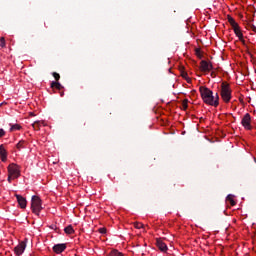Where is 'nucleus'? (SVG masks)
<instances>
[{"label":"nucleus","mask_w":256,"mask_h":256,"mask_svg":"<svg viewBox=\"0 0 256 256\" xmlns=\"http://www.w3.org/2000/svg\"><path fill=\"white\" fill-rule=\"evenodd\" d=\"M199 91H200L202 100L206 105H211V107H219V94L218 93L213 95V91H211V89L207 88V86H200Z\"/></svg>","instance_id":"1"},{"label":"nucleus","mask_w":256,"mask_h":256,"mask_svg":"<svg viewBox=\"0 0 256 256\" xmlns=\"http://www.w3.org/2000/svg\"><path fill=\"white\" fill-rule=\"evenodd\" d=\"M220 95L225 103L231 101V88L229 87V84L225 82L222 83Z\"/></svg>","instance_id":"2"},{"label":"nucleus","mask_w":256,"mask_h":256,"mask_svg":"<svg viewBox=\"0 0 256 256\" xmlns=\"http://www.w3.org/2000/svg\"><path fill=\"white\" fill-rule=\"evenodd\" d=\"M31 209L35 215H39L43 210V206L41 204V198L39 196H32L31 200Z\"/></svg>","instance_id":"3"},{"label":"nucleus","mask_w":256,"mask_h":256,"mask_svg":"<svg viewBox=\"0 0 256 256\" xmlns=\"http://www.w3.org/2000/svg\"><path fill=\"white\" fill-rule=\"evenodd\" d=\"M8 174H10L13 179H17L21 175V171L19 170V165L12 163L8 166Z\"/></svg>","instance_id":"4"},{"label":"nucleus","mask_w":256,"mask_h":256,"mask_svg":"<svg viewBox=\"0 0 256 256\" xmlns=\"http://www.w3.org/2000/svg\"><path fill=\"white\" fill-rule=\"evenodd\" d=\"M241 123L244 126V128H246L248 131H251V129H252V127H251V114L246 113L244 115V117L242 118Z\"/></svg>","instance_id":"5"},{"label":"nucleus","mask_w":256,"mask_h":256,"mask_svg":"<svg viewBox=\"0 0 256 256\" xmlns=\"http://www.w3.org/2000/svg\"><path fill=\"white\" fill-rule=\"evenodd\" d=\"M200 70L204 73L209 72L213 70V64H211V62H208L207 60H202L200 62Z\"/></svg>","instance_id":"6"},{"label":"nucleus","mask_w":256,"mask_h":256,"mask_svg":"<svg viewBox=\"0 0 256 256\" xmlns=\"http://www.w3.org/2000/svg\"><path fill=\"white\" fill-rule=\"evenodd\" d=\"M26 247H27V244L25 243V241L20 242V243L14 248L15 254L18 255V256L23 255V253L25 252Z\"/></svg>","instance_id":"7"},{"label":"nucleus","mask_w":256,"mask_h":256,"mask_svg":"<svg viewBox=\"0 0 256 256\" xmlns=\"http://www.w3.org/2000/svg\"><path fill=\"white\" fill-rule=\"evenodd\" d=\"M15 197H16V199L18 201V204L21 207V209H25L27 207V199H25V197H23L19 194H16Z\"/></svg>","instance_id":"8"},{"label":"nucleus","mask_w":256,"mask_h":256,"mask_svg":"<svg viewBox=\"0 0 256 256\" xmlns=\"http://www.w3.org/2000/svg\"><path fill=\"white\" fill-rule=\"evenodd\" d=\"M67 249V244H56L53 246L54 253H57L58 255L60 253H63Z\"/></svg>","instance_id":"9"},{"label":"nucleus","mask_w":256,"mask_h":256,"mask_svg":"<svg viewBox=\"0 0 256 256\" xmlns=\"http://www.w3.org/2000/svg\"><path fill=\"white\" fill-rule=\"evenodd\" d=\"M232 29L239 41H243V32H241V27H239V24L234 26Z\"/></svg>","instance_id":"10"},{"label":"nucleus","mask_w":256,"mask_h":256,"mask_svg":"<svg viewBox=\"0 0 256 256\" xmlns=\"http://www.w3.org/2000/svg\"><path fill=\"white\" fill-rule=\"evenodd\" d=\"M156 245H157L158 249H160V251H162L163 253H167V249H168L167 244H165L161 240H157Z\"/></svg>","instance_id":"11"},{"label":"nucleus","mask_w":256,"mask_h":256,"mask_svg":"<svg viewBox=\"0 0 256 256\" xmlns=\"http://www.w3.org/2000/svg\"><path fill=\"white\" fill-rule=\"evenodd\" d=\"M0 157L1 161H7V150H5V146H3V144L0 145Z\"/></svg>","instance_id":"12"},{"label":"nucleus","mask_w":256,"mask_h":256,"mask_svg":"<svg viewBox=\"0 0 256 256\" xmlns=\"http://www.w3.org/2000/svg\"><path fill=\"white\" fill-rule=\"evenodd\" d=\"M64 233H66V235H73L75 230L73 229L72 225H68L66 228H64Z\"/></svg>","instance_id":"13"},{"label":"nucleus","mask_w":256,"mask_h":256,"mask_svg":"<svg viewBox=\"0 0 256 256\" xmlns=\"http://www.w3.org/2000/svg\"><path fill=\"white\" fill-rule=\"evenodd\" d=\"M25 145H27V142H25V140H21L16 144V148L18 151H21V149H25Z\"/></svg>","instance_id":"14"},{"label":"nucleus","mask_w":256,"mask_h":256,"mask_svg":"<svg viewBox=\"0 0 256 256\" xmlns=\"http://www.w3.org/2000/svg\"><path fill=\"white\" fill-rule=\"evenodd\" d=\"M233 195L232 194H229L227 197H226V201H229L230 205L232 207H235V205H237V202H235V200L233 199Z\"/></svg>","instance_id":"15"},{"label":"nucleus","mask_w":256,"mask_h":256,"mask_svg":"<svg viewBox=\"0 0 256 256\" xmlns=\"http://www.w3.org/2000/svg\"><path fill=\"white\" fill-rule=\"evenodd\" d=\"M51 87L52 89H58V91H61V89H63V86L59 82H52Z\"/></svg>","instance_id":"16"},{"label":"nucleus","mask_w":256,"mask_h":256,"mask_svg":"<svg viewBox=\"0 0 256 256\" xmlns=\"http://www.w3.org/2000/svg\"><path fill=\"white\" fill-rule=\"evenodd\" d=\"M21 129V125L19 124H10V132L13 133V131H19Z\"/></svg>","instance_id":"17"},{"label":"nucleus","mask_w":256,"mask_h":256,"mask_svg":"<svg viewBox=\"0 0 256 256\" xmlns=\"http://www.w3.org/2000/svg\"><path fill=\"white\" fill-rule=\"evenodd\" d=\"M227 19H228V23H230L232 28L237 27V25H239L238 23L235 22V19L233 17L228 15Z\"/></svg>","instance_id":"18"},{"label":"nucleus","mask_w":256,"mask_h":256,"mask_svg":"<svg viewBox=\"0 0 256 256\" xmlns=\"http://www.w3.org/2000/svg\"><path fill=\"white\" fill-rule=\"evenodd\" d=\"M246 29H248V31H253L254 33H256V26L251 23H248L246 25Z\"/></svg>","instance_id":"19"},{"label":"nucleus","mask_w":256,"mask_h":256,"mask_svg":"<svg viewBox=\"0 0 256 256\" xmlns=\"http://www.w3.org/2000/svg\"><path fill=\"white\" fill-rule=\"evenodd\" d=\"M108 256H123V253L117 251V250H112Z\"/></svg>","instance_id":"20"},{"label":"nucleus","mask_w":256,"mask_h":256,"mask_svg":"<svg viewBox=\"0 0 256 256\" xmlns=\"http://www.w3.org/2000/svg\"><path fill=\"white\" fill-rule=\"evenodd\" d=\"M188 103H189L188 99L183 100L182 107H183L184 111H187V108L189 107Z\"/></svg>","instance_id":"21"},{"label":"nucleus","mask_w":256,"mask_h":256,"mask_svg":"<svg viewBox=\"0 0 256 256\" xmlns=\"http://www.w3.org/2000/svg\"><path fill=\"white\" fill-rule=\"evenodd\" d=\"M135 229H143L144 225L141 222H134Z\"/></svg>","instance_id":"22"},{"label":"nucleus","mask_w":256,"mask_h":256,"mask_svg":"<svg viewBox=\"0 0 256 256\" xmlns=\"http://www.w3.org/2000/svg\"><path fill=\"white\" fill-rule=\"evenodd\" d=\"M52 75H53V77H54V79H55L56 82L61 79V75H59V73H57V72H53Z\"/></svg>","instance_id":"23"},{"label":"nucleus","mask_w":256,"mask_h":256,"mask_svg":"<svg viewBox=\"0 0 256 256\" xmlns=\"http://www.w3.org/2000/svg\"><path fill=\"white\" fill-rule=\"evenodd\" d=\"M32 127H33V129H35L36 131H39V122H34V123L32 124Z\"/></svg>","instance_id":"24"},{"label":"nucleus","mask_w":256,"mask_h":256,"mask_svg":"<svg viewBox=\"0 0 256 256\" xmlns=\"http://www.w3.org/2000/svg\"><path fill=\"white\" fill-rule=\"evenodd\" d=\"M98 231L101 235H105V233H107V228H99Z\"/></svg>","instance_id":"25"},{"label":"nucleus","mask_w":256,"mask_h":256,"mask_svg":"<svg viewBox=\"0 0 256 256\" xmlns=\"http://www.w3.org/2000/svg\"><path fill=\"white\" fill-rule=\"evenodd\" d=\"M0 47H5V38L4 37H2L0 39Z\"/></svg>","instance_id":"26"},{"label":"nucleus","mask_w":256,"mask_h":256,"mask_svg":"<svg viewBox=\"0 0 256 256\" xmlns=\"http://www.w3.org/2000/svg\"><path fill=\"white\" fill-rule=\"evenodd\" d=\"M210 76L212 77V79H215V77H217V73H215V71H212Z\"/></svg>","instance_id":"27"},{"label":"nucleus","mask_w":256,"mask_h":256,"mask_svg":"<svg viewBox=\"0 0 256 256\" xmlns=\"http://www.w3.org/2000/svg\"><path fill=\"white\" fill-rule=\"evenodd\" d=\"M4 135H5V130H3L2 128L0 129V138L1 137H4Z\"/></svg>","instance_id":"28"},{"label":"nucleus","mask_w":256,"mask_h":256,"mask_svg":"<svg viewBox=\"0 0 256 256\" xmlns=\"http://www.w3.org/2000/svg\"><path fill=\"white\" fill-rule=\"evenodd\" d=\"M13 179H16V178H13V176H11L10 174L8 175V182L11 183V181H13Z\"/></svg>","instance_id":"29"},{"label":"nucleus","mask_w":256,"mask_h":256,"mask_svg":"<svg viewBox=\"0 0 256 256\" xmlns=\"http://www.w3.org/2000/svg\"><path fill=\"white\" fill-rule=\"evenodd\" d=\"M182 77H187V73H182Z\"/></svg>","instance_id":"30"}]
</instances>
